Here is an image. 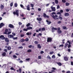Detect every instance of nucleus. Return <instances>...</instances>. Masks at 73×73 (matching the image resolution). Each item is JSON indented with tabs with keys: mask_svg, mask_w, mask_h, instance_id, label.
Returning <instances> with one entry per match:
<instances>
[{
	"mask_svg": "<svg viewBox=\"0 0 73 73\" xmlns=\"http://www.w3.org/2000/svg\"><path fill=\"white\" fill-rule=\"evenodd\" d=\"M56 14V13L55 12H52V14H50V15L54 19V20H56V17H58V15H55L54 16V15H55Z\"/></svg>",
	"mask_w": 73,
	"mask_h": 73,
	"instance_id": "f257e3e1",
	"label": "nucleus"
},
{
	"mask_svg": "<svg viewBox=\"0 0 73 73\" xmlns=\"http://www.w3.org/2000/svg\"><path fill=\"white\" fill-rule=\"evenodd\" d=\"M8 37L9 38H13V40H16L17 39V38H18V37H14V36L11 35H8Z\"/></svg>",
	"mask_w": 73,
	"mask_h": 73,
	"instance_id": "f03ea898",
	"label": "nucleus"
},
{
	"mask_svg": "<svg viewBox=\"0 0 73 73\" xmlns=\"http://www.w3.org/2000/svg\"><path fill=\"white\" fill-rule=\"evenodd\" d=\"M19 10H18L17 9L15 11V12L14 11L13 12V14H14L15 15H16L17 16H19Z\"/></svg>",
	"mask_w": 73,
	"mask_h": 73,
	"instance_id": "7ed1b4c3",
	"label": "nucleus"
},
{
	"mask_svg": "<svg viewBox=\"0 0 73 73\" xmlns=\"http://www.w3.org/2000/svg\"><path fill=\"white\" fill-rule=\"evenodd\" d=\"M47 41V42H51L52 41V38L51 37H48Z\"/></svg>",
	"mask_w": 73,
	"mask_h": 73,
	"instance_id": "20e7f679",
	"label": "nucleus"
},
{
	"mask_svg": "<svg viewBox=\"0 0 73 73\" xmlns=\"http://www.w3.org/2000/svg\"><path fill=\"white\" fill-rule=\"evenodd\" d=\"M5 38L4 36L3 35H1L0 36V38H1V40H5Z\"/></svg>",
	"mask_w": 73,
	"mask_h": 73,
	"instance_id": "39448f33",
	"label": "nucleus"
},
{
	"mask_svg": "<svg viewBox=\"0 0 73 73\" xmlns=\"http://www.w3.org/2000/svg\"><path fill=\"white\" fill-rule=\"evenodd\" d=\"M57 32L59 34H61L62 33V31L60 30V28H58Z\"/></svg>",
	"mask_w": 73,
	"mask_h": 73,
	"instance_id": "423d86ee",
	"label": "nucleus"
},
{
	"mask_svg": "<svg viewBox=\"0 0 73 73\" xmlns=\"http://www.w3.org/2000/svg\"><path fill=\"white\" fill-rule=\"evenodd\" d=\"M9 28H15V27L14 26H13V25L11 24H10L9 25Z\"/></svg>",
	"mask_w": 73,
	"mask_h": 73,
	"instance_id": "0eeeda50",
	"label": "nucleus"
},
{
	"mask_svg": "<svg viewBox=\"0 0 73 73\" xmlns=\"http://www.w3.org/2000/svg\"><path fill=\"white\" fill-rule=\"evenodd\" d=\"M51 9H52V12H54L55 11H56V8H55V7H53L52 6H51Z\"/></svg>",
	"mask_w": 73,
	"mask_h": 73,
	"instance_id": "6e6552de",
	"label": "nucleus"
},
{
	"mask_svg": "<svg viewBox=\"0 0 73 73\" xmlns=\"http://www.w3.org/2000/svg\"><path fill=\"white\" fill-rule=\"evenodd\" d=\"M4 23H2L0 24V29L3 26H4Z\"/></svg>",
	"mask_w": 73,
	"mask_h": 73,
	"instance_id": "1a4fd4ad",
	"label": "nucleus"
},
{
	"mask_svg": "<svg viewBox=\"0 0 73 73\" xmlns=\"http://www.w3.org/2000/svg\"><path fill=\"white\" fill-rule=\"evenodd\" d=\"M8 32V29L7 28L5 29V32H4V34H7V32Z\"/></svg>",
	"mask_w": 73,
	"mask_h": 73,
	"instance_id": "9d476101",
	"label": "nucleus"
},
{
	"mask_svg": "<svg viewBox=\"0 0 73 73\" xmlns=\"http://www.w3.org/2000/svg\"><path fill=\"white\" fill-rule=\"evenodd\" d=\"M64 61H68V57H66V56L64 57Z\"/></svg>",
	"mask_w": 73,
	"mask_h": 73,
	"instance_id": "9b49d317",
	"label": "nucleus"
},
{
	"mask_svg": "<svg viewBox=\"0 0 73 73\" xmlns=\"http://www.w3.org/2000/svg\"><path fill=\"white\" fill-rule=\"evenodd\" d=\"M5 41H6V42H9V39H8L7 38H5Z\"/></svg>",
	"mask_w": 73,
	"mask_h": 73,
	"instance_id": "f8f14e48",
	"label": "nucleus"
},
{
	"mask_svg": "<svg viewBox=\"0 0 73 73\" xmlns=\"http://www.w3.org/2000/svg\"><path fill=\"white\" fill-rule=\"evenodd\" d=\"M64 16H65V17L66 16H69V14L68 13H65L64 14Z\"/></svg>",
	"mask_w": 73,
	"mask_h": 73,
	"instance_id": "ddd939ff",
	"label": "nucleus"
},
{
	"mask_svg": "<svg viewBox=\"0 0 73 73\" xmlns=\"http://www.w3.org/2000/svg\"><path fill=\"white\" fill-rule=\"evenodd\" d=\"M56 63L59 65V66H61L62 65V63L60 62H56Z\"/></svg>",
	"mask_w": 73,
	"mask_h": 73,
	"instance_id": "4468645a",
	"label": "nucleus"
},
{
	"mask_svg": "<svg viewBox=\"0 0 73 73\" xmlns=\"http://www.w3.org/2000/svg\"><path fill=\"white\" fill-rule=\"evenodd\" d=\"M29 5H27V9L28 11H30V7H29Z\"/></svg>",
	"mask_w": 73,
	"mask_h": 73,
	"instance_id": "2eb2a0df",
	"label": "nucleus"
},
{
	"mask_svg": "<svg viewBox=\"0 0 73 73\" xmlns=\"http://www.w3.org/2000/svg\"><path fill=\"white\" fill-rule=\"evenodd\" d=\"M56 20H58V19H60V20H62V18L60 16H59L58 18H56Z\"/></svg>",
	"mask_w": 73,
	"mask_h": 73,
	"instance_id": "dca6fc26",
	"label": "nucleus"
},
{
	"mask_svg": "<svg viewBox=\"0 0 73 73\" xmlns=\"http://www.w3.org/2000/svg\"><path fill=\"white\" fill-rule=\"evenodd\" d=\"M46 22L47 23V24H48V25H49L50 24H51V21H49L48 20H46Z\"/></svg>",
	"mask_w": 73,
	"mask_h": 73,
	"instance_id": "f3484780",
	"label": "nucleus"
},
{
	"mask_svg": "<svg viewBox=\"0 0 73 73\" xmlns=\"http://www.w3.org/2000/svg\"><path fill=\"white\" fill-rule=\"evenodd\" d=\"M68 45H69V44H68V42H67L65 44V45L64 46V48H66V47L67 46H68Z\"/></svg>",
	"mask_w": 73,
	"mask_h": 73,
	"instance_id": "a211bd4d",
	"label": "nucleus"
},
{
	"mask_svg": "<svg viewBox=\"0 0 73 73\" xmlns=\"http://www.w3.org/2000/svg\"><path fill=\"white\" fill-rule=\"evenodd\" d=\"M17 71V72H19V73H21V68H19V70H18Z\"/></svg>",
	"mask_w": 73,
	"mask_h": 73,
	"instance_id": "6ab92c4d",
	"label": "nucleus"
},
{
	"mask_svg": "<svg viewBox=\"0 0 73 73\" xmlns=\"http://www.w3.org/2000/svg\"><path fill=\"white\" fill-rule=\"evenodd\" d=\"M36 20H38V21H41V20H42V18H37Z\"/></svg>",
	"mask_w": 73,
	"mask_h": 73,
	"instance_id": "aec40b11",
	"label": "nucleus"
},
{
	"mask_svg": "<svg viewBox=\"0 0 73 73\" xmlns=\"http://www.w3.org/2000/svg\"><path fill=\"white\" fill-rule=\"evenodd\" d=\"M37 46L38 48H39V49H41V46L40 44H37Z\"/></svg>",
	"mask_w": 73,
	"mask_h": 73,
	"instance_id": "412c9836",
	"label": "nucleus"
},
{
	"mask_svg": "<svg viewBox=\"0 0 73 73\" xmlns=\"http://www.w3.org/2000/svg\"><path fill=\"white\" fill-rule=\"evenodd\" d=\"M31 34H32V33L31 32H30V33L28 32L27 33H26L27 35L28 36H29V35H31Z\"/></svg>",
	"mask_w": 73,
	"mask_h": 73,
	"instance_id": "4be33fe9",
	"label": "nucleus"
},
{
	"mask_svg": "<svg viewBox=\"0 0 73 73\" xmlns=\"http://www.w3.org/2000/svg\"><path fill=\"white\" fill-rule=\"evenodd\" d=\"M11 47L10 46H8L7 49L8 50H11Z\"/></svg>",
	"mask_w": 73,
	"mask_h": 73,
	"instance_id": "5701e85b",
	"label": "nucleus"
},
{
	"mask_svg": "<svg viewBox=\"0 0 73 73\" xmlns=\"http://www.w3.org/2000/svg\"><path fill=\"white\" fill-rule=\"evenodd\" d=\"M27 30H30V29H32V27H27Z\"/></svg>",
	"mask_w": 73,
	"mask_h": 73,
	"instance_id": "b1692460",
	"label": "nucleus"
},
{
	"mask_svg": "<svg viewBox=\"0 0 73 73\" xmlns=\"http://www.w3.org/2000/svg\"><path fill=\"white\" fill-rule=\"evenodd\" d=\"M5 55H6V53H5V52H4L2 54V55L3 56V57L5 56Z\"/></svg>",
	"mask_w": 73,
	"mask_h": 73,
	"instance_id": "393cba45",
	"label": "nucleus"
},
{
	"mask_svg": "<svg viewBox=\"0 0 73 73\" xmlns=\"http://www.w3.org/2000/svg\"><path fill=\"white\" fill-rule=\"evenodd\" d=\"M55 3L56 4H57L58 3V0H55Z\"/></svg>",
	"mask_w": 73,
	"mask_h": 73,
	"instance_id": "a878e982",
	"label": "nucleus"
},
{
	"mask_svg": "<svg viewBox=\"0 0 73 73\" xmlns=\"http://www.w3.org/2000/svg\"><path fill=\"white\" fill-rule=\"evenodd\" d=\"M52 29L53 31V30H55L56 31H57V29L56 28H54V27H52Z\"/></svg>",
	"mask_w": 73,
	"mask_h": 73,
	"instance_id": "bb28decb",
	"label": "nucleus"
},
{
	"mask_svg": "<svg viewBox=\"0 0 73 73\" xmlns=\"http://www.w3.org/2000/svg\"><path fill=\"white\" fill-rule=\"evenodd\" d=\"M4 8V6H3V5L1 4V9H3Z\"/></svg>",
	"mask_w": 73,
	"mask_h": 73,
	"instance_id": "cd10ccee",
	"label": "nucleus"
},
{
	"mask_svg": "<svg viewBox=\"0 0 73 73\" xmlns=\"http://www.w3.org/2000/svg\"><path fill=\"white\" fill-rule=\"evenodd\" d=\"M31 25V24L30 23H28L26 25V26L27 27H29Z\"/></svg>",
	"mask_w": 73,
	"mask_h": 73,
	"instance_id": "c85d7f7f",
	"label": "nucleus"
},
{
	"mask_svg": "<svg viewBox=\"0 0 73 73\" xmlns=\"http://www.w3.org/2000/svg\"><path fill=\"white\" fill-rule=\"evenodd\" d=\"M17 5H18L17 3H16L14 4V6L15 7H17Z\"/></svg>",
	"mask_w": 73,
	"mask_h": 73,
	"instance_id": "c756f323",
	"label": "nucleus"
},
{
	"mask_svg": "<svg viewBox=\"0 0 73 73\" xmlns=\"http://www.w3.org/2000/svg\"><path fill=\"white\" fill-rule=\"evenodd\" d=\"M46 14L44 13L43 15V17H46Z\"/></svg>",
	"mask_w": 73,
	"mask_h": 73,
	"instance_id": "7c9ffc66",
	"label": "nucleus"
},
{
	"mask_svg": "<svg viewBox=\"0 0 73 73\" xmlns=\"http://www.w3.org/2000/svg\"><path fill=\"white\" fill-rule=\"evenodd\" d=\"M34 43L35 44H36V45L37 44H38V42L37 41H35Z\"/></svg>",
	"mask_w": 73,
	"mask_h": 73,
	"instance_id": "2f4dec72",
	"label": "nucleus"
},
{
	"mask_svg": "<svg viewBox=\"0 0 73 73\" xmlns=\"http://www.w3.org/2000/svg\"><path fill=\"white\" fill-rule=\"evenodd\" d=\"M70 5L69 3L66 2V6H68Z\"/></svg>",
	"mask_w": 73,
	"mask_h": 73,
	"instance_id": "473e14b6",
	"label": "nucleus"
},
{
	"mask_svg": "<svg viewBox=\"0 0 73 73\" xmlns=\"http://www.w3.org/2000/svg\"><path fill=\"white\" fill-rule=\"evenodd\" d=\"M31 52H32V50L31 49H29L27 50V52H28L29 53Z\"/></svg>",
	"mask_w": 73,
	"mask_h": 73,
	"instance_id": "72a5a7b5",
	"label": "nucleus"
},
{
	"mask_svg": "<svg viewBox=\"0 0 73 73\" xmlns=\"http://www.w3.org/2000/svg\"><path fill=\"white\" fill-rule=\"evenodd\" d=\"M65 40V39H64L62 40V43H63V44H64L65 43V42H64V41Z\"/></svg>",
	"mask_w": 73,
	"mask_h": 73,
	"instance_id": "f704fd0d",
	"label": "nucleus"
},
{
	"mask_svg": "<svg viewBox=\"0 0 73 73\" xmlns=\"http://www.w3.org/2000/svg\"><path fill=\"white\" fill-rule=\"evenodd\" d=\"M52 58H56V56H55V55H53L52 56Z\"/></svg>",
	"mask_w": 73,
	"mask_h": 73,
	"instance_id": "c9c22d12",
	"label": "nucleus"
},
{
	"mask_svg": "<svg viewBox=\"0 0 73 73\" xmlns=\"http://www.w3.org/2000/svg\"><path fill=\"white\" fill-rule=\"evenodd\" d=\"M25 40V41H29V38H26Z\"/></svg>",
	"mask_w": 73,
	"mask_h": 73,
	"instance_id": "e433bc0d",
	"label": "nucleus"
},
{
	"mask_svg": "<svg viewBox=\"0 0 73 73\" xmlns=\"http://www.w3.org/2000/svg\"><path fill=\"white\" fill-rule=\"evenodd\" d=\"M54 53V52L53 51H52L50 52V54H53V53Z\"/></svg>",
	"mask_w": 73,
	"mask_h": 73,
	"instance_id": "4c0bfd02",
	"label": "nucleus"
},
{
	"mask_svg": "<svg viewBox=\"0 0 73 73\" xmlns=\"http://www.w3.org/2000/svg\"><path fill=\"white\" fill-rule=\"evenodd\" d=\"M13 58H17V56H16L15 55H13Z\"/></svg>",
	"mask_w": 73,
	"mask_h": 73,
	"instance_id": "58836bf2",
	"label": "nucleus"
},
{
	"mask_svg": "<svg viewBox=\"0 0 73 73\" xmlns=\"http://www.w3.org/2000/svg\"><path fill=\"white\" fill-rule=\"evenodd\" d=\"M23 31H28V29H27H27H23Z\"/></svg>",
	"mask_w": 73,
	"mask_h": 73,
	"instance_id": "ea45409f",
	"label": "nucleus"
},
{
	"mask_svg": "<svg viewBox=\"0 0 73 73\" xmlns=\"http://www.w3.org/2000/svg\"><path fill=\"white\" fill-rule=\"evenodd\" d=\"M62 3H66V1L65 0H62Z\"/></svg>",
	"mask_w": 73,
	"mask_h": 73,
	"instance_id": "a19ab883",
	"label": "nucleus"
},
{
	"mask_svg": "<svg viewBox=\"0 0 73 73\" xmlns=\"http://www.w3.org/2000/svg\"><path fill=\"white\" fill-rule=\"evenodd\" d=\"M49 4H50V3H48V4H46L45 5L46 7H48V6L49 5Z\"/></svg>",
	"mask_w": 73,
	"mask_h": 73,
	"instance_id": "79ce46f5",
	"label": "nucleus"
},
{
	"mask_svg": "<svg viewBox=\"0 0 73 73\" xmlns=\"http://www.w3.org/2000/svg\"><path fill=\"white\" fill-rule=\"evenodd\" d=\"M52 69L54 70H56V68L54 67H52Z\"/></svg>",
	"mask_w": 73,
	"mask_h": 73,
	"instance_id": "37998d69",
	"label": "nucleus"
},
{
	"mask_svg": "<svg viewBox=\"0 0 73 73\" xmlns=\"http://www.w3.org/2000/svg\"><path fill=\"white\" fill-rule=\"evenodd\" d=\"M42 31H44L45 30V29L44 28H43L42 29Z\"/></svg>",
	"mask_w": 73,
	"mask_h": 73,
	"instance_id": "c03bdc74",
	"label": "nucleus"
},
{
	"mask_svg": "<svg viewBox=\"0 0 73 73\" xmlns=\"http://www.w3.org/2000/svg\"><path fill=\"white\" fill-rule=\"evenodd\" d=\"M19 49H23V47L22 46H20L18 47Z\"/></svg>",
	"mask_w": 73,
	"mask_h": 73,
	"instance_id": "a18cd8bd",
	"label": "nucleus"
},
{
	"mask_svg": "<svg viewBox=\"0 0 73 73\" xmlns=\"http://www.w3.org/2000/svg\"><path fill=\"white\" fill-rule=\"evenodd\" d=\"M47 58H49L50 60L51 59V58L50 57V56H48L47 57Z\"/></svg>",
	"mask_w": 73,
	"mask_h": 73,
	"instance_id": "49530a36",
	"label": "nucleus"
},
{
	"mask_svg": "<svg viewBox=\"0 0 73 73\" xmlns=\"http://www.w3.org/2000/svg\"><path fill=\"white\" fill-rule=\"evenodd\" d=\"M59 8H60V6H59V5H58L57 6V9H58Z\"/></svg>",
	"mask_w": 73,
	"mask_h": 73,
	"instance_id": "de8ad7c7",
	"label": "nucleus"
},
{
	"mask_svg": "<svg viewBox=\"0 0 73 73\" xmlns=\"http://www.w3.org/2000/svg\"><path fill=\"white\" fill-rule=\"evenodd\" d=\"M24 36V34H21V37H23Z\"/></svg>",
	"mask_w": 73,
	"mask_h": 73,
	"instance_id": "09e8293b",
	"label": "nucleus"
},
{
	"mask_svg": "<svg viewBox=\"0 0 73 73\" xmlns=\"http://www.w3.org/2000/svg\"><path fill=\"white\" fill-rule=\"evenodd\" d=\"M30 60V58H27L26 59V61H29Z\"/></svg>",
	"mask_w": 73,
	"mask_h": 73,
	"instance_id": "8fccbe9b",
	"label": "nucleus"
},
{
	"mask_svg": "<svg viewBox=\"0 0 73 73\" xmlns=\"http://www.w3.org/2000/svg\"><path fill=\"white\" fill-rule=\"evenodd\" d=\"M66 27L65 26H63V29H66Z\"/></svg>",
	"mask_w": 73,
	"mask_h": 73,
	"instance_id": "3c124183",
	"label": "nucleus"
},
{
	"mask_svg": "<svg viewBox=\"0 0 73 73\" xmlns=\"http://www.w3.org/2000/svg\"><path fill=\"white\" fill-rule=\"evenodd\" d=\"M30 5L31 7H34V5L33 4H31Z\"/></svg>",
	"mask_w": 73,
	"mask_h": 73,
	"instance_id": "603ef678",
	"label": "nucleus"
},
{
	"mask_svg": "<svg viewBox=\"0 0 73 73\" xmlns=\"http://www.w3.org/2000/svg\"><path fill=\"white\" fill-rule=\"evenodd\" d=\"M71 47V45L69 44L68 46V48H70Z\"/></svg>",
	"mask_w": 73,
	"mask_h": 73,
	"instance_id": "864d4df0",
	"label": "nucleus"
},
{
	"mask_svg": "<svg viewBox=\"0 0 73 73\" xmlns=\"http://www.w3.org/2000/svg\"><path fill=\"white\" fill-rule=\"evenodd\" d=\"M25 39H22V40L21 41V42H24V41H25Z\"/></svg>",
	"mask_w": 73,
	"mask_h": 73,
	"instance_id": "5fc2aeb1",
	"label": "nucleus"
},
{
	"mask_svg": "<svg viewBox=\"0 0 73 73\" xmlns=\"http://www.w3.org/2000/svg\"><path fill=\"white\" fill-rule=\"evenodd\" d=\"M66 12H68L69 11V9H67L66 10Z\"/></svg>",
	"mask_w": 73,
	"mask_h": 73,
	"instance_id": "6e6d98bb",
	"label": "nucleus"
},
{
	"mask_svg": "<svg viewBox=\"0 0 73 73\" xmlns=\"http://www.w3.org/2000/svg\"><path fill=\"white\" fill-rule=\"evenodd\" d=\"M64 45L63 44L60 45L59 46V47H63Z\"/></svg>",
	"mask_w": 73,
	"mask_h": 73,
	"instance_id": "4d7b16f0",
	"label": "nucleus"
},
{
	"mask_svg": "<svg viewBox=\"0 0 73 73\" xmlns=\"http://www.w3.org/2000/svg\"><path fill=\"white\" fill-rule=\"evenodd\" d=\"M12 34L13 35L14 37V36H16V34L15 33H13Z\"/></svg>",
	"mask_w": 73,
	"mask_h": 73,
	"instance_id": "13d9d810",
	"label": "nucleus"
},
{
	"mask_svg": "<svg viewBox=\"0 0 73 73\" xmlns=\"http://www.w3.org/2000/svg\"><path fill=\"white\" fill-rule=\"evenodd\" d=\"M32 47V45H30L29 46V48H31Z\"/></svg>",
	"mask_w": 73,
	"mask_h": 73,
	"instance_id": "bf43d9fd",
	"label": "nucleus"
},
{
	"mask_svg": "<svg viewBox=\"0 0 73 73\" xmlns=\"http://www.w3.org/2000/svg\"><path fill=\"white\" fill-rule=\"evenodd\" d=\"M67 43H69V45H70V41H69V40H68L67 41Z\"/></svg>",
	"mask_w": 73,
	"mask_h": 73,
	"instance_id": "052dcab7",
	"label": "nucleus"
},
{
	"mask_svg": "<svg viewBox=\"0 0 73 73\" xmlns=\"http://www.w3.org/2000/svg\"><path fill=\"white\" fill-rule=\"evenodd\" d=\"M44 53V52L43 51H40V54H43Z\"/></svg>",
	"mask_w": 73,
	"mask_h": 73,
	"instance_id": "680f3d73",
	"label": "nucleus"
},
{
	"mask_svg": "<svg viewBox=\"0 0 73 73\" xmlns=\"http://www.w3.org/2000/svg\"><path fill=\"white\" fill-rule=\"evenodd\" d=\"M36 33H34L33 35V36H34V37L36 36Z\"/></svg>",
	"mask_w": 73,
	"mask_h": 73,
	"instance_id": "e2e57ef3",
	"label": "nucleus"
},
{
	"mask_svg": "<svg viewBox=\"0 0 73 73\" xmlns=\"http://www.w3.org/2000/svg\"><path fill=\"white\" fill-rule=\"evenodd\" d=\"M60 13H63L64 11L62 10H60Z\"/></svg>",
	"mask_w": 73,
	"mask_h": 73,
	"instance_id": "0e129e2a",
	"label": "nucleus"
},
{
	"mask_svg": "<svg viewBox=\"0 0 73 73\" xmlns=\"http://www.w3.org/2000/svg\"><path fill=\"white\" fill-rule=\"evenodd\" d=\"M71 72L70 71H68L67 72H66V73H70Z\"/></svg>",
	"mask_w": 73,
	"mask_h": 73,
	"instance_id": "69168bd1",
	"label": "nucleus"
},
{
	"mask_svg": "<svg viewBox=\"0 0 73 73\" xmlns=\"http://www.w3.org/2000/svg\"><path fill=\"white\" fill-rule=\"evenodd\" d=\"M68 52H70V51L71 50H70V48H69L68 49Z\"/></svg>",
	"mask_w": 73,
	"mask_h": 73,
	"instance_id": "338daca9",
	"label": "nucleus"
},
{
	"mask_svg": "<svg viewBox=\"0 0 73 73\" xmlns=\"http://www.w3.org/2000/svg\"><path fill=\"white\" fill-rule=\"evenodd\" d=\"M71 65H73V62H71Z\"/></svg>",
	"mask_w": 73,
	"mask_h": 73,
	"instance_id": "774afa93",
	"label": "nucleus"
}]
</instances>
